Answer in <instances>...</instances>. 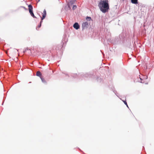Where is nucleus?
Instances as JSON below:
<instances>
[{"label": "nucleus", "instance_id": "obj_10", "mask_svg": "<svg viewBox=\"0 0 154 154\" xmlns=\"http://www.w3.org/2000/svg\"><path fill=\"white\" fill-rule=\"evenodd\" d=\"M42 20H41L40 21V25L38 26V28H39L41 26V23H42Z\"/></svg>", "mask_w": 154, "mask_h": 154}, {"label": "nucleus", "instance_id": "obj_1", "mask_svg": "<svg viewBox=\"0 0 154 154\" xmlns=\"http://www.w3.org/2000/svg\"><path fill=\"white\" fill-rule=\"evenodd\" d=\"M108 0H100L98 6L100 11L103 13H106L108 11L109 9Z\"/></svg>", "mask_w": 154, "mask_h": 154}, {"label": "nucleus", "instance_id": "obj_5", "mask_svg": "<svg viewBox=\"0 0 154 154\" xmlns=\"http://www.w3.org/2000/svg\"><path fill=\"white\" fill-rule=\"evenodd\" d=\"M73 26L74 28L76 29H78L79 28V26L78 23H75L73 25Z\"/></svg>", "mask_w": 154, "mask_h": 154}, {"label": "nucleus", "instance_id": "obj_4", "mask_svg": "<svg viewBox=\"0 0 154 154\" xmlns=\"http://www.w3.org/2000/svg\"><path fill=\"white\" fill-rule=\"evenodd\" d=\"M88 26V23L87 22L83 23L82 24V27L83 28L87 27Z\"/></svg>", "mask_w": 154, "mask_h": 154}, {"label": "nucleus", "instance_id": "obj_7", "mask_svg": "<svg viewBox=\"0 0 154 154\" xmlns=\"http://www.w3.org/2000/svg\"><path fill=\"white\" fill-rule=\"evenodd\" d=\"M41 73L39 71H38L36 72V75L38 76H41Z\"/></svg>", "mask_w": 154, "mask_h": 154}, {"label": "nucleus", "instance_id": "obj_11", "mask_svg": "<svg viewBox=\"0 0 154 154\" xmlns=\"http://www.w3.org/2000/svg\"><path fill=\"white\" fill-rule=\"evenodd\" d=\"M123 102H124V103L127 106V107H128V105H127V103L125 101H124V100L123 101Z\"/></svg>", "mask_w": 154, "mask_h": 154}, {"label": "nucleus", "instance_id": "obj_12", "mask_svg": "<svg viewBox=\"0 0 154 154\" xmlns=\"http://www.w3.org/2000/svg\"><path fill=\"white\" fill-rule=\"evenodd\" d=\"M76 8V6L75 5H74L73 6L72 9H75Z\"/></svg>", "mask_w": 154, "mask_h": 154}, {"label": "nucleus", "instance_id": "obj_2", "mask_svg": "<svg viewBox=\"0 0 154 154\" xmlns=\"http://www.w3.org/2000/svg\"><path fill=\"white\" fill-rule=\"evenodd\" d=\"M29 8V11L31 15L33 18H36V17L35 16L32 11V6L31 5H29L28 6Z\"/></svg>", "mask_w": 154, "mask_h": 154}, {"label": "nucleus", "instance_id": "obj_13", "mask_svg": "<svg viewBox=\"0 0 154 154\" xmlns=\"http://www.w3.org/2000/svg\"><path fill=\"white\" fill-rule=\"evenodd\" d=\"M70 3H71V4H73V3L72 2V3H71V1H70V2L69 3H68V7H69V5H70Z\"/></svg>", "mask_w": 154, "mask_h": 154}, {"label": "nucleus", "instance_id": "obj_9", "mask_svg": "<svg viewBox=\"0 0 154 154\" xmlns=\"http://www.w3.org/2000/svg\"><path fill=\"white\" fill-rule=\"evenodd\" d=\"M86 19L87 20H89V21L91 20V17H87L86 18Z\"/></svg>", "mask_w": 154, "mask_h": 154}, {"label": "nucleus", "instance_id": "obj_6", "mask_svg": "<svg viewBox=\"0 0 154 154\" xmlns=\"http://www.w3.org/2000/svg\"><path fill=\"white\" fill-rule=\"evenodd\" d=\"M131 2L134 4H137L138 3L137 0H131Z\"/></svg>", "mask_w": 154, "mask_h": 154}, {"label": "nucleus", "instance_id": "obj_3", "mask_svg": "<svg viewBox=\"0 0 154 154\" xmlns=\"http://www.w3.org/2000/svg\"><path fill=\"white\" fill-rule=\"evenodd\" d=\"M46 11L45 9H44L42 13V17L41 18V20H42L46 17Z\"/></svg>", "mask_w": 154, "mask_h": 154}, {"label": "nucleus", "instance_id": "obj_8", "mask_svg": "<svg viewBox=\"0 0 154 154\" xmlns=\"http://www.w3.org/2000/svg\"><path fill=\"white\" fill-rule=\"evenodd\" d=\"M41 80L43 82H44V83H45L46 82V81L44 79V78H43L42 77H41Z\"/></svg>", "mask_w": 154, "mask_h": 154}]
</instances>
